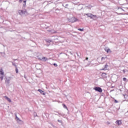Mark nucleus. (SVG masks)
<instances>
[{"mask_svg":"<svg viewBox=\"0 0 128 128\" xmlns=\"http://www.w3.org/2000/svg\"><path fill=\"white\" fill-rule=\"evenodd\" d=\"M38 92H40V94H43V96H46V92H44L42 90L40 89H38Z\"/></svg>","mask_w":128,"mask_h":128,"instance_id":"11","label":"nucleus"},{"mask_svg":"<svg viewBox=\"0 0 128 128\" xmlns=\"http://www.w3.org/2000/svg\"><path fill=\"white\" fill-rule=\"evenodd\" d=\"M16 120L19 124H24V121L22 120H20L16 115Z\"/></svg>","mask_w":128,"mask_h":128,"instance_id":"3","label":"nucleus"},{"mask_svg":"<svg viewBox=\"0 0 128 128\" xmlns=\"http://www.w3.org/2000/svg\"><path fill=\"white\" fill-rule=\"evenodd\" d=\"M78 30L80 32H84V28H78Z\"/></svg>","mask_w":128,"mask_h":128,"instance_id":"21","label":"nucleus"},{"mask_svg":"<svg viewBox=\"0 0 128 128\" xmlns=\"http://www.w3.org/2000/svg\"><path fill=\"white\" fill-rule=\"evenodd\" d=\"M20 2H22V0H19Z\"/></svg>","mask_w":128,"mask_h":128,"instance_id":"29","label":"nucleus"},{"mask_svg":"<svg viewBox=\"0 0 128 128\" xmlns=\"http://www.w3.org/2000/svg\"><path fill=\"white\" fill-rule=\"evenodd\" d=\"M34 116H38V115L36 112L34 113Z\"/></svg>","mask_w":128,"mask_h":128,"instance_id":"25","label":"nucleus"},{"mask_svg":"<svg viewBox=\"0 0 128 128\" xmlns=\"http://www.w3.org/2000/svg\"><path fill=\"white\" fill-rule=\"evenodd\" d=\"M104 50L105 52H107V54H112V50H110V48H104Z\"/></svg>","mask_w":128,"mask_h":128,"instance_id":"10","label":"nucleus"},{"mask_svg":"<svg viewBox=\"0 0 128 128\" xmlns=\"http://www.w3.org/2000/svg\"><path fill=\"white\" fill-rule=\"evenodd\" d=\"M5 98L7 100H8L9 102H12V100L10 98H8V96H5Z\"/></svg>","mask_w":128,"mask_h":128,"instance_id":"16","label":"nucleus"},{"mask_svg":"<svg viewBox=\"0 0 128 128\" xmlns=\"http://www.w3.org/2000/svg\"><path fill=\"white\" fill-rule=\"evenodd\" d=\"M24 78H26V76H24Z\"/></svg>","mask_w":128,"mask_h":128,"instance_id":"33","label":"nucleus"},{"mask_svg":"<svg viewBox=\"0 0 128 128\" xmlns=\"http://www.w3.org/2000/svg\"><path fill=\"white\" fill-rule=\"evenodd\" d=\"M26 0L24 1L23 8H26Z\"/></svg>","mask_w":128,"mask_h":128,"instance_id":"18","label":"nucleus"},{"mask_svg":"<svg viewBox=\"0 0 128 128\" xmlns=\"http://www.w3.org/2000/svg\"><path fill=\"white\" fill-rule=\"evenodd\" d=\"M2 56H6V53L4 52L2 53Z\"/></svg>","mask_w":128,"mask_h":128,"instance_id":"22","label":"nucleus"},{"mask_svg":"<svg viewBox=\"0 0 128 128\" xmlns=\"http://www.w3.org/2000/svg\"><path fill=\"white\" fill-rule=\"evenodd\" d=\"M108 64L105 65V68H108Z\"/></svg>","mask_w":128,"mask_h":128,"instance_id":"28","label":"nucleus"},{"mask_svg":"<svg viewBox=\"0 0 128 128\" xmlns=\"http://www.w3.org/2000/svg\"><path fill=\"white\" fill-rule=\"evenodd\" d=\"M62 106H63L64 108H66V110H68V107H66V104H62Z\"/></svg>","mask_w":128,"mask_h":128,"instance_id":"20","label":"nucleus"},{"mask_svg":"<svg viewBox=\"0 0 128 128\" xmlns=\"http://www.w3.org/2000/svg\"><path fill=\"white\" fill-rule=\"evenodd\" d=\"M64 6V8H66L67 6H68V4H66L65 5V6Z\"/></svg>","mask_w":128,"mask_h":128,"instance_id":"26","label":"nucleus"},{"mask_svg":"<svg viewBox=\"0 0 128 128\" xmlns=\"http://www.w3.org/2000/svg\"><path fill=\"white\" fill-rule=\"evenodd\" d=\"M116 124H118V126H120V125L122 124V121H121V120H117L116 122Z\"/></svg>","mask_w":128,"mask_h":128,"instance_id":"12","label":"nucleus"},{"mask_svg":"<svg viewBox=\"0 0 128 128\" xmlns=\"http://www.w3.org/2000/svg\"><path fill=\"white\" fill-rule=\"evenodd\" d=\"M10 80H12V76L6 77L5 80V82L6 84H10Z\"/></svg>","mask_w":128,"mask_h":128,"instance_id":"4","label":"nucleus"},{"mask_svg":"<svg viewBox=\"0 0 128 128\" xmlns=\"http://www.w3.org/2000/svg\"><path fill=\"white\" fill-rule=\"evenodd\" d=\"M48 32H50L51 34H56V32L54 30H48Z\"/></svg>","mask_w":128,"mask_h":128,"instance_id":"14","label":"nucleus"},{"mask_svg":"<svg viewBox=\"0 0 128 128\" xmlns=\"http://www.w3.org/2000/svg\"><path fill=\"white\" fill-rule=\"evenodd\" d=\"M108 58V57L106 56H103L101 58V62H100V64H104L106 62V60Z\"/></svg>","mask_w":128,"mask_h":128,"instance_id":"6","label":"nucleus"},{"mask_svg":"<svg viewBox=\"0 0 128 128\" xmlns=\"http://www.w3.org/2000/svg\"><path fill=\"white\" fill-rule=\"evenodd\" d=\"M102 76H103V78H106V73L102 74Z\"/></svg>","mask_w":128,"mask_h":128,"instance_id":"19","label":"nucleus"},{"mask_svg":"<svg viewBox=\"0 0 128 128\" xmlns=\"http://www.w3.org/2000/svg\"><path fill=\"white\" fill-rule=\"evenodd\" d=\"M34 54H36V52H35V53H34Z\"/></svg>","mask_w":128,"mask_h":128,"instance_id":"37","label":"nucleus"},{"mask_svg":"<svg viewBox=\"0 0 128 128\" xmlns=\"http://www.w3.org/2000/svg\"><path fill=\"white\" fill-rule=\"evenodd\" d=\"M62 6H64V5L63 4Z\"/></svg>","mask_w":128,"mask_h":128,"instance_id":"38","label":"nucleus"},{"mask_svg":"<svg viewBox=\"0 0 128 128\" xmlns=\"http://www.w3.org/2000/svg\"><path fill=\"white\" fill-rule=\"evenodd\" d=\"M123 72H126V71L124 70H123Z\"/></svg>","mask_w":128,"mask_h":128,"instance_id":"36","label":"nucleus"},{"mask_svg":"<svg viewBox=\"0 0 128 128\" xmlns=\"http://www.w3.org/2000/svg\"><path fill=\"white\" fill-rule=\"evenodd\" d=\"M18 13L21 16H28V11L26 10H18Z\"/></svg>","mask_w":128,"mask_h":128,"instance_id":"1","label":"nucleus"},{"mask_svg":"<svg viewBox=\"0 0 128 128\" xmlns=\"http://www.w3.org/2000/svg\"><path fill=\"white\" fill-rule=\"evenodd\" d=\"M16 74L18 73V68H16Z\"/></svg>","mask_w":128,"mask_h":128,"instance_id":"24","label":"nucleus"},{"mask_svg":"<svg viewBox=\"0 0 128 128\" xmlns=\"http://www.w3.org/2000/svg\"><path fill=\"white\" fill-rule=\"evenodd\" d=\"M54 66H58V64H54Z\"/></svg>","mask_w":128,"mask_h":128,"instance_id":"27","label":"nucleus"},{"mask_svg":"<svg viewBox=\"0 0 128 128\" xmlns=\"http://www.w3.org/2000/svg\"><path fill=\"white\" fill-rule=\"evenodd\" d=\"M114 102H118V100H115Z\"/></svg>","mask_w":128,"mask_h":128,"instance_id":"32","label":"nucleus"},{"mask_svg":"<svg viewBox=\"0 0 128 128\" xmlns=\"http://www.w3.org/2000/svg\"><path fill=\"white\" fill-rule=\"evenodd\" d=\"M88 60V58H86V60Z\"/></svg>","mask_w":128,"mask_h":128,"instance_id":"31","label":"nucleus"},{"mask_svg":"<svg viewBox=\"0 0 128 128\" xmlns=\"http://www.w3.org/2000/svg\"><path fill=\"white\" fill-rule=\"evenodd\" d=\"M73 16H74V15H72V14H70L68 15V22H70V20H72Z\"/></svg>","mask_w":128,"mask_h":128,"instance_id":"8","label":"nucleus"},{"mask_svg":"<svg viewBox=\"0 0 128 128\" xmlns=\"http://www.w3.org/2000/svg\"><path fill=\"white\" fill-rule=\"evenodd\" d=\"M84 16H87L88 18H90L92 20H96V18H98V17H96V15H93L90 13L85 14H84Z\"/></svg>","mask_w":128,"mask_h":128,"instance_id":"2","label":"nucleus"},{"mask_svg":"<svg viewBox=\"0 0 128 128\" xmlns=\"http://www.w3.org/2000/svg\"><path fill=\"white\" fill-rule=\"evenodd\" d=\"M123 80H124V82H126V78H123Z\"/></svg>","mask_w":128,"mask_h":128,"instance_id":"23","label":"nucleus"},{"mask_svg":"<svg viewBox=\"0 0 128 128\" xmlns=\"http://www.w3.org/2000/svg\"><path fill=\"white\" fill-rule=\"evenodd\" d=\"M107 124H110V122H108Z\"/></svg>","mask_w":128,"mask_h":128,"instance_id":"34","label":"nucleus"},{"mask_svg":"<svg viewBox=\"0 0 128 128\" xmlns=\"http://www.w3.org/2000/svg\"><path fill=\"white\" fill-rule=\"evenodd\" d=\"M78 20L73 16V18H72V20H71L70 22H78Z\"/></svg>","mask_w":128,"mask_h":128,"instance_id":"9","label":"nucleus"},{"mask_svg":"<svg viewBox=\"0 0 128 128\" xmlns=\"http://www.w3.org/2000/svg\"><path fill=\"white\" fill-rule=\"evenodd\" d=\"M46 42H48V44H50L52 41L50 39H46Z\"/></svg>","mask_w":128,"mask_h":128,"instance_id":"15","label":"nucleus"},{"mask_svg":"<svg viewBox=\"0 0 128 128\" xmlns=\"http://www.w3.org/2000/svg\"><path fill=\"white\" fill-rule=\"evenodd\" d=\"M94 90L96 92H102V89L100 87H95L94 88Z\"/></svg>","mask_w":128,"mask_h":128,"instance_id":"5","label":"nucleus"},{"mask_svg":"<svg viewBox=\"0 0 128 128\" xmlns=\"http://www.w3.org/2000/svg\"><path fill=\"white\" fill-rule=\"evenodd\" d=\"M58 122H62V120H58Z\"/></svg>","mask_w":128,"mask_h":128,"instance_id":"30","label":"nucleus"},{"mask_svg":"<svg viewBox=\"0 0 128 128\" xmlns=\"http://www.w3.org/2000/svg\"><path fill=\"white\" fill-rule=\"evenodd\" d=\"M42 56H37V58L38 60H42Z\"/></svg>","mask_w":128,"mask_h":128,"instance_id":"17","label":"nucleus"},{"mask_svg":"<svg viewBox=\"0 0 128 128\" xmlns=\"http://www.w3.org/2000/svg\"><path fill=\"white\" fill-rule=\"evenodd\" d=\"M41 60H42V62H46V60H48V58L44 56H42V58H41Z\"/></svg>","mask_w":128,"mask_h":128,"instance_id":"13","label":"nucleus"},{"mask_svg":"<svg viewBox=\"0 0 128 128\" xmlns=\"http://www.w3.org/2000/svg\"><path fill=\"white\" fill-rule=\"evenodd\" d=\"M59 114H60V116H64V115H62V114H60V113H59Z\"/></svg>","mask_w":128,"mask_h":128,"instance_id":"35","label":"nucleus"},{"mask_svg":"<svg viewBox=\"0 0 128 128\" xmlns=\"http://www.w3.org/2000/svg\"><path fill=\"white\" fill-rule=\"evenodd\" d=\"M0 75H1V76H0L1 80H4V76H4V72L2 70H0Z\"/></svg>","mask_w":128,"mask_h":128,"instance_id":"7","label":"nucleus"}]
</instances>
